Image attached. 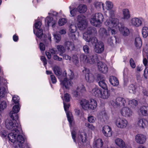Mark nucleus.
I'll list each match as a JSON object with an SVG mask.
<instances>
[{
  "instance_id": "obj_1",
  "label": "nucleus",
  "mask_w": 148,
  "mask_h": 148,
  "mask_svg": "<svg viewBox=\"0 0 148 148\" xmlns=\"http://www.w3.org/2000/svg\"><path fill=\"white\" fill-rule=\"evenodd\" d=\"M5 124L6 128L11 131L8 136L9 140L14 143L15 148H22L24 139L23 136L20 135L22 133L20 123L15 119L9 118L6 120Z\"/></svg>"
},
{
  "instance_id": "obj_2",
  "label": "nucleus",
  "mask_w": 148,
  "mask_h": 148,
  "mask_svg": "<svg viewBox=\"0 0 148 148\" xmlns=\"http://www.w3.org/2000/svg\"><path fill=\"white\" fill-rule=\"evenodd\" d=\"M105 24L109 27L108 31L112 34H115L118 29H119L120 32L124 36H127L129 34V30L127 27L122 26L119 28V21L117 18L109 17L106 20Z\"/></svg>"
},
{
  "instance_id": "obj_3",
  "label": "nucleus",
  "mask_w": 148,
  "mask_h": 148,
  "mask_svg": "<svg viewBox=\"0 0 148 148\" xmlns=\"http://www.w3.org/2000/svg\"><path fill=\"white\" fill-rule=\"evenodd\" d=\"M77 23L76 25L71 24L69 29V36L73 40H75L76 37V27L77 26L79 29L81 30H83L86 27L87 22L85 16L83 15L80 14L77 16L76 18Z\"/></svg>"
},
{
  "instance_id": "obj_4",
  "label": "nucleus",
  "mask_w": 148,
  "mask_h": 148,
  "mask_svg": "<svg viewBox=\"0 0 148 148\" xmlns=\"http://www.w3.org/2000/svg\"><path fill=\"white\" fill-rule=\"evenodd\" d=\"M63 103L64 109L66 112L68 120L70 123L71 129L72 130L73 129V130L71 132L72 137L74 141L76 142L75 139V135L76 134L75 130L77 129V128L76 127L75 125L71 113L70 112L67 111L70 105L69 104L65 103L64 102H63Z\"/></svg>"
},
{
  "instance_id": "obj_5",
  "label": "nucleus",
  "mask_w": 148,
  "mask_h": 148,
  "mask_svg": "<svg viewBox=\"0 0 148 148\" xmlns=\"http://www.w3.org/2000/svg\"><path fill=\"white\" fill-rule=\"evenodd\" d=\"M104 19V17L101 13H97L92 15L90 19V22L92 25L99 27L103 21Z\"/></svg>"
},
{
  "instance_id": "obj_6",
  "label": "nucleus",
  "mask_w": 148,
  "mask_h": 148,
  "mask_svg": "<svg viewBox=\"0 0 148 148\" xmlns=\"http://www.w3.org/2000/svg\"><path fill=\"white\" fill-rule=\"evenodd\" d=\"M89 42L95 45L94 51L96 53H101L104 51V47L103 43L101 41H98L96 37H94Z\"/></svg>"
},
{
  "instance_id": "obj_7",
  "label": "nucleus",
  "mask_w": 148,
  "mask_h": 148,
  "mask_svg": "<svg viewBox=\"0 0 148 148\" xmlns=\"http://www.w3.org/2000/svg\"><path fill=\"white\" fill-rule=\"evenodd\" d=\"M80 60L84 64H93L96 61L97 57L95 55H92L91 56H87L82 54L80 56Z\"/></svg>"
},
{
  "instance_id": "obj_8",
  "label": "nucleus",
  "mask_w": 148,
  "mask_h": 148,
  "mask_svg": "<svg viewBox=\"0 0 148 148\" xmlns=\"http://www.w3.org/2000/svg\"><path fill=\"white\" fill-rule=\"evenodd\" d=\"M96 32V30L95 28L89 27L87 29V31L83 34V38L86 42H89L95 37H91V35L95 34Z\"/></svg>"
},
{
  "instance_id": "obj_9",
  "label": "nucleus",
  "mask_w": 148,
  "mask_h": 148,
  "mask_svg": "<svg viewBox=\"0 0 148 148\" xmlns=\"http://www.w3.org/2000/svg\"><path fill=\"white\" fill-rule=\"evenodd\" d=\"M114 122L116 126L119 128H125L128 125V122L126 119L120 117L116 118Z\"/></svg>"
},
{
  "instance_id": "obj_10",
  "label": "nucleus",
  "mask_w": 148,
  "mask_h": 148,
  "mask_svg": "<svg viewBox=\"0 0 148 148\" xmlns=\"http://www.w3.org/2000/svg\"><path fill=\"white\" fill-rule=\"evenodd\" d=\"M128 101V99L121 97H118L116 99L115 102L112 101L111 104L114 107L116 108L119 106H125L126 105V102Z\"/></svg>"
},
{
  "instance_id": "obj_11",
  "label": "nucleus",
  "mask_w": 148,
  "mask_h": 148,
  "mask_svg": "<svg viewBox=\"0 0 148 148\" xmlns=\"http://www.w3.org/2000/svg\"><path fill=\"white\" fill-rule=\"evenodd\" d=\"M87 137L86 133L82 132L79 133L78 137L77 138V142L79 146H82L84 144V143L87 139Z\"/></svg>"
},
{
  "instance_id": "obj_12",
  "label": "nucleus",
  "mask_w": 148,
  "mask_h": 148,
  "mask_svg": "<svg viewBox=\"0 0 148 148\" xmlns=\"http://www.w3.org/2000/svg\"><path fill=\"white\" fill-rule=\"evenodd\" d=\"M20 110V108L18 105H15L12 108V111L10 112V115L12 119H15L17 121L18 116L17 113Z\"/></svg>"
},
{
  "instance_id": "obj_13",
  "label": "nucleus",
  "mask_w": 148,
  "mask_h": 148,
  "mask_svg": "<svg viewBox=\"0 0 148 148\" xmlns=\"http://www.w3.org/2000/svg\"><path fill=\"white\" fill-rule=\"evenodd\" d=\"M83 72L85 73V78L88 82L91 83L94 82L95 79L94 76L89 69H86L83 71Z\"/></svg>"
},
{
  "instance_id": "obj_14",
  "label": "nucleus",
  "mask_w": 148,
  "mask_h": 148,
  "mask_svg": "<svg viewBox=\"0 0 148 148\" xmlns=\"http://www.w3.org/2000/svg\"><path fill=\"white\" fill-rule=\"evenodd\" d=\"M128 90L130 93L138 95L139 93L140 90V87L134 84H130L128 87Z\"/></svg>"
},
{
  "instance_id": "obj_15",
  "label": "nucleus",
  "mask_w": 148,
  "mask_h": 148,
  "mask_svg": "<svg viewBox=\"0 0 148 148\" xmlns=\"http://www.w3.org/2000/svg\"><path fill=\"white\" fill-rule=\"evenodd\" d=\"M120 112L122 116L126 117L131 116L132 113L131 110L127 107L123 108L120 110Z\"/></svg>"
},
{
  "instance_id": "obj_16",
  "label": "nucleus",
  "mask_w": 148,
  "mask_h": 148,
  "mask_svg": "<svg viewBox=\"0 0 148 148\" xmlns=\"http://www.w3.org/2000/svg\"><path fill=\"white\" fill-rule=\"evenodd\" d=\"M99 33L100 35L103 36L105 38H108V41L110 44H111L113 43V39H112V37L108 38L109 34L105 29L103 28L100 29L99 30Z\"/></svg>"
},
{
  "instance_id": "obj_17",
  "label": "nucleus",
  "mask_w": 148,
  "mask_h": 148,
  "mask_svg": "<svg viewBox=\"0 0 148 148\" xmlns=\"http://www.w3.org/2000/svg\"><path fill=\"white\" fill-rule=\"evenodd\" d=\"M142 23L141 19L136 17L132 18L129 21V23L130 25L136 27L140 26Z\"/></svg>"
},
{
  "instance_id": "obj_18",
  "label": "nucleus",
  "mask_w": 148,
  "mask_h": 148,
  "mask_svg": "<svg viewBox=\"0 0 148 148\" xmlns=\"http://www.w3.org/2000/svg\"><path fill=\"white\" fill-rule=\"evenodd\" d=\"M135 140L137 143L139 144H143L146 141V137L143 134H138L135 136Z\"/></svg>"
},
{
  "instance_id": "obj_19",
  "label": "nucleus",
  "mask_w": 148,
  "mask_h": 148,
  "mask_svg": "<svg viewBox=\"0 0 148 148\" xmlns=\"http://www.w3.org/2000/svg\"><path fill=\"white\" fill-rule=\"evenodd\" d=\"M98 69L99 71L104 73H106L108 71V68L106 65L101 62L97 64Z\"/></svg>"
},
{
  "instance_id": "obj_20",
  "label": "nucleus",
  "mask_w": 148,
  "mask_h": 148,
  "mask_svg": "<svg viewBox=\"0 0 148 148\" xmlns=\"http://www.w3.org/2000/svg\"><path fill=\"white\" fill-rule=\"evenodd\" d=\"M85 91V88L83 85H81L77 86L76 90L73 91L72 94L75 97H77L80 94V93L84 92Z\"/></svg>"
},
{
  "instance_id": "obj_21",
  "label": "nucleus",
  "mask_w": 148,
  "mask_h": 148,
  "mask_svg": "<svg viewBox=\"0 0 148 148\" xmlns=\"http://www.w3.org/2000/svg\"><path fill=\"white\" fill-rule=\"evenodd\" d=\"M110 95V91L108 88L102 90L100 98L104 99H108Z\"/></svg>"
},
{
  "instance_id": "obj_22",
  "label": "nucleus",
  "mask_w": 148,
  "mask_h": 148,
  "mask_svg": "<svg viewBox=\"0 0 148 148\" xmlns=\"http://www.w3.org/2000/svg\"><path fill=\"white\" fill-rule=\"evenodd\" d=\"M63 88L64 87L66 89H69L73 83L70 80H68L66 78H65L61 82Z\"/></svg>"
},
{
  "instance_id": "obj_23",
  "label": "nucleus",
  "mask_w": 148,
  "mask_h": 148,
  "mask_svg": "<svg viewBox=\"0 0 148 148\" xmlns=\"http://www.w3.org/2000/svg\"><path fill=\"white\" fill-rule=\"evenodd\" d=\"M56 22V20L54 19L53 18H50L48 16L47 17L45 20V24L47 27L49 26H52L53 27Z\"/></svg>"
},
{
  "instance_id": "obj_24",
  "label": "nucleus",
  "mask_w": 148,
  "mask_h": 148,
  "mask_svg": "<svg viewBox=\"0 0 148 148\" xmlns=\"http://www.w3.org/2000/svg\"><path fill=\"white\" fill-rule=\"evenodd\" d=\"M102 132L105 136L110 137L112 135L111 128L108 125L104 126L102 129Z\"/></svg>"
},
{
  "instance_id": "obj_25",
  "label": "nucleus",
  "mask_w": 148,
  "mask_h": 148,
  "mask_svg": "<svg viewBox=\"0 0 148 148\" xmlns=\"http://www.w3.org/2000/svg\"><path fill=\"white\" fill-rule=\"evenodd\" d=\"M80 103L82 109L85 110H88L89 101L83 99L80 101Z\"/></svg>"
},
{
  "instance_id": "obj_26",
  "label": "nucleus",
  "mask_w": 148,
  "mask_h": 148,
  "mask_svg": "<svg viewBox=\"0 0 148 148\" xmlns=\"http://www.w3.org/2000/svg\"><path fill=\"white\" fill-rule=\"evenodd\" d=\"M96 101L93 99H91L89 100V105L88 110H95L97 106Z\"/></svg>"
},
{
  "instance_id": "obj_27",
  "label": "nucleus",
  "mask_w": 148,
  "mask_h": 148,
  "mask_svg": "<svg viewBox=\"0 0 148 148\" xmlns=\"http://www.w3.org/2000/svg\"><path fill=\"white\" fill-rule=\"evenodd\" d=\"M138 126L142 128H144L148 126V122L144 119H140L138 122Z\"/></svg>"
},
{
  "instance_id": "obj_28",
  "label": "nucleus",
  "mask_w": 148,
  "mask_h": 148,
  "mask_svg": "<svg viewBox=\"0 0 148 148\" xmlns=\"http://www.w3.org/2000/svg\"><path fill=\"white\" fill-rule=\"evenodd\" d=\"M103 145L102 140L100 138L95 140L94 142L93 147L94 148H101Z\"/></svg>"
},
{
  "instance_id": "obj_29",
  "label": "nucleus",
  "mask_w": 148,
  "mask_h": 148,
  "mask_svg": "<svg viewBox=\"0 0 148 148\" xmlns=\"http://www.w3.org/2000/svg\"><path fill=\"white\" fill-rule=\"evenodd\" d=\"M139 112L144 115L148 114V104L141 106L139 109Z\"/></svg>"
},
{
  "instance_id": "obj_30",
  "label": "nucleus",
  "mask_w": 148,
  "mask_h": 148,
  "mask_svg": "<svg viewBox=\"0 0 148 148\" xmlns=\"http://www.w3.org/2000/svg\"><path fill=\"white\" fill-rule=\"evenodd\" d=\"M65 46L69 51H71L74 49L75 46L74 43L71 41H67L65 43Z\"/></svg>"
},
{
  "instance_id": "obj_31",
  "label": "nucleus",
  "mask_w": 148,
  "mask_h": 148,
  "mask_svg": "<svg viewBox=\"0 0 148 148\" xmlns=\"http://www.w3.org/2000/svg\"><path fill=\"white\" fill-rule=\"evenodd\" d=\"M109 81L111 84L114 86H116L119 84V81L117 78L113 76H110L109 78Z\"/></svg>"
},
{
  "instance_id": "obj_32",
  "label": "nucleus",
  "mask_w": 148,
  "mask_h": 148,
  "mask_svg": "<svg viewBox=\"0 0 148 148\" xmlns=\"http://www.w3.org/2000/svg\"><path fill=\"white\" fill-rule=\"evenodd\" d=\"M115 144L119 147L121 148L125 147V144L124 142L121 138H117L115 140Z\"/></svg>"
},
{
  "instance_id": "obj_33",
  "label": "nucleus",
  "mask_w": 148,
  "mask_h": 148,
  "mask_svg": "<svg viewBox=\"0 0 148 148\" xmlns=\"http://www.w3.org/2000/svg\"><path fill=\"white\" fill-rule=\"evenodd\" d=\"M101 90L98 88H95L92 89V93L93 96L100 97Z\"/></svg>"
},
{
  "instance_id": "obj_34",
  "label": "nucleus",
  "mask_w": 148,
  "mask_h": 148,
  "mask_svg": "<svg viewBox=\"0 0 148 148\" xmlns=\"http://www.w3.org/2000/svg\"><path fill=\"white\" fill-rule=\"evenodd\" d=\"M134 44L135 46L137 48L141 47L142 45V41L141 38L138 36L136 37L135 40Z\"/></svg>"
},
{
  "instance_id": "obj_35",
  "label": "nucleus",
  "mask_w": 148,
  "mask_h": 148,
  "mask_svg": "<svg viewBox=\"0 0 148 148\" xmlns=\"http://www.w3.org/2000/svg\"><path fill=\"white\" fill-rule=\"evenodd\" d=\"M98 83L99 86L103 89L108 88L107 84L105 82V78L103 77L101 78Z\"/></svg>"
},
{
  "instance_id": "obj_36",
  "label": "nucleus",
  "mask_w": 148,
  "mask_h": 148,
  "mask_svg": "<svg viewBox=\"0 0 148 148\" xmlns=\"http://www.w3.org/2000/svg\"><path fill=\"white\" fill-rule=\"evenodd\" d=\"M77 10L80 13H84L87 10L86 6L83 4L79 5L77 8Z\"/></svg>"
},
{
  "instance_id": "obj_37",
  "label": "nucleus",
  "mask_w": 148,
  "mask_h": 148,
  "mask_svg": "<svg viewBox=\"0 0 148 148\" xmlns=\"http://www.w3.org/2000/svg\"><path fill=\"white\" fill-rule=\"evenodd\" d=\"M53 69L55 74L57 76H59L61 75L62 70L59 66L57 65L54 66Z\"/></svg>"
},
{
  "instance_id": "obj_38",
  "label": "nucleus",
  "mask_w": 148,
  "mask_h": 148,
  "mask_svg": "<svg viewBox=\"0 0 148 148\" xmlns=\"http://www.w3.org/2000/svg\"><path fill=\"white\" fill-rule=\"evenodd\" d=\"M123 16V18L127 20L130 17V14L129 10L127 9H123L122 10Z\"/></svg>"
},
{
  "instance_id": "obj_39",
  "label": "nucleus",
  "mask_w": 148,
  "mask_h": 148,
  "mask_svg": "<svg viewBox=\"0 0 148 148\" xmlns=\"http://www.w3.org/2000/svg\"><path fill=\"white\" fill-rule=\"evenodd\" d=\"M34 33L38 38H41L43 36H44V38H45V36L44 34H43V31L42 29L34 30Z\"/></svg>"
},
{
  "instance_id": "obj_40",
  "label": "nucleus",
  "mask_w": 148,
  "mask_h": 148,
  "mask_svg": "<svg viewBox=\"0 0 148 148\" xmlns=\"http://www.w3.org/2000/svg\"><path fill=\"white\" fill-rule=\"evenodd\" d=\"M12 102L13 103V104H17V105L19 106V102L20 99L19 97L16 95H12Z\"/></svg>"
},
{
  "instance_id": "obj_41",
  "label": "nucleus",
  "mask_w": 148,
  "mask_h": 148,
  "mask_svg": "<svg viewBox=\"0 0 148 148\" xmlns=\"http://www.w3.org/2000/svg\"><path fill=\"white\" fill-rule=\"evenodd\" d=\"M57 49L58 52H60V56H62L65 51V49L64 47L62 45H59L57 46Z\"/></svg>"
},
{
  "instance_id": "obj_42",
  "label": "nucleus",
  "mask_w": 148,
  "mask_h": 148,
  "mask_svg": "<svg viewBox=\"0 0 148 148\" xmlns=\"http://www.w3.org/2000/svg\"><path fill=\"white\" fill-rule=\"evenodd\" d=\"M7 92L6 88L3 86L0 87V97H4Z\"/></svg>"
},
{
  "instance_id": "obj_43",
  "label": "nucleus",
  "mask_w": 148,
  "mask_h": 148,
  "mask_svg": "<svg viewBox=\"0 0 148 148\" xmlns=\"http://www.w3.org/2000/svg\"><path fill=\"white\" fill-rule=\"evenodd\" d=\"M142 34L144 38H146L148 36V28L147 27H144L142 30Z\"/></svg>"
},
{
  "instance_id": "obj_44",
  "label": "nucleus",
  "mask_w": 148,
  "mask_h": 148,
  "mask_svg": "<svg viewBox=\"0 0 148 148\" xmlns=\"http://www.w3.org/2000/svg\"><path fill=\"white\" fill-rule=\"evenodd\" d=\"M127 102H129V105L133 108H135L137 105V101L135 99L128 101Z\"/></svg>"
},
{
  "instance_id": "obj_45",
  "label": "nucleus",
  "mask_w": 148,
  "mask_h": 148,
  "mask_svg": "<svg viewBox=\"0 0 148 148\" xmlns=\"http://www.w3.org/2000/svg\"><path fill=\"white\" fill-rule=\"evenodd\" d=\"M7 107V104L6 102L4 101L0 102V112L3 110Z\"/></svg>"
},
{
  "instance_id": "obj_46",
  "label": "nucleus",
  "mask_w": 148,
  "mask_h": 148,
  "mask_svg": "<svg viewBox=\"0 0 148 148\" xmlns=\"http://www.w3.org/2000/svg\"><path fill=\"white\" fill-rule=\"evenodd\" d=\"M73 62V63L76 65H77L79 63L78 57L77 55H74L72 57Z\"/></svg>"
},
{
  "instance_id": "obj_47",
  "label": "nucleus",
  "mask_w": 148,
  "mask_h": 148,
  "mask_svg": "<svg viewBox=\"0 0 148 148\" xmlns=\"http://www.w3.org/2000/svg\"><path fill=\"white\" fill-rule=\"evenodd\" d=\"M8 134V132L4 128H1L0 130V135L2 137H5Z\"/></svg>"
},
{
  "instance_id": "obj_48",
  "label": "nucleus",
  "mask_w": 148,
  "mask_h": 148,
  "mask_svg": "<svg viewBox=\"0 0 148 148\" xmlns=\"http://www.w3.org/2000/svg\"><path fill=\"white\" fill-rule=\"evenodd\" d=\"M69 9L70 10L71 16H74L76 14L77 12V9H76L75 8H74L73 9H72L71 6L69 7Z\"/></svg>"
},
{
  "instance_id": "obj_49",
  "label": "nucleus",
  "mask_w": 148,
  "mask_h": 148,
  "mask_svg": "<svg viewBox=\"0 0 148 148\" xmlns=\"http://www.w3.org/2000/svg\"><path fill=\"white\" fill-rule=\"evenodd\" d=\"M94 5L96 9L100 8L101 5H102V8L104 9V4L100 2L96 1L94 3Z\"/></svg>"
},
{
  "instance_id": "obj_50",
  "label": "nucleus",
  "mask_w": 148,
  "mask_h": 148,
  "mask_svg": "<svg viewBox=\"0 0 148 148\" xmlns=\"http://www.w3.org/2000/svg\"><path fill=\"white\" fill-rule=\"evenodd\" d=\"M106 8L108 10H110L113 7L112 3L110 1H106Z\"/></svg>"
},
{
  "instance_id": "obj_51",
  "label": "nucleus",
  "mask_w": 148,
  "mask_h": 148,
  "mask_svg": "<svg viewBox=\"0 0 148 148\" xmlns=\"http://www.w3.org/2000/svg\"><path fill=\"white\" fill-rule=\"evenodd\" d=\"M70 96L68 93H66L64 95V99H63V102L65 101L66 102H68L70 100Z\"/></svg>"
},
{
  "instance_id": "obj_52",
  "label": "nucleus",
  "mask_w": 148,
  "mask_h": 148,
  "mask_svg": "<svg viewBox=\"0 0 148 148\" xmlns=\"http://www.w3.org/2000/svg\"><path fill=\"white\" fill-rule=\"evenodd\" d=\"M66 22L65 18H62L60 19L58 21V24L60 26H62L64 25Z\"/></svg>"
},
{
  "instance_id": "obj_53",
  "label": "nucleus",
  "mask_w": 148,
  "mask_h": 148,
  "mask_svg": "<svg viewBox=\"0 0 148 148\" xmlns=\"http://www.w3.org/2000/svg\"><path fill=\"white\" fill-rule=\"evenodd\" d=\"M68 75L69 76L70 80L73 79L74 78V74L71 70H69L68 71Z\"/></svg>"
},
{
  "instance_id": "obj_54",
  "label": "nucleus",
  "mask_w": 148,
  "mask_h": 148,
  "mask_svg": "<svg viewBox=\"0 0 148 148\" xmlns=\"http://www.w3.org/2000/svg\"><path fill=\"white\" fill-rule=\"evenodd\" d=\"M96 119L94 117L92 116H89L88 118V120L90 123H94Z\"/></svg>"
},
{
  "instance_id": "obj_55",
  "label": "nucleus",
  "mask_w": 148,
  "mask_h": 148,
  "mask_svg": "<svg viewBox=\"0 0 148 148\" xmlns=\"http://www.w3.org/2000/svg\"><path fill=\"white\" fill-rule=\"evenodd\" d=\"M85 125L86 127H88L89 129L92 131H94L95 129V127L92 124L88 123L86 124Z\"/></svg>"
},
{
  "instance_id": "obj_56",
  "label": "nucleus",
  "mask_w": 148,
  "mask_h": 148,
  "mask_svg": "<svg viewBox=\"0 0 148 148\" xmlns=\"http://www.w3.org/2000/svg\"><path fill=\"white\" fill-rule=\"evenodd\" d=\"M54 37L56 40V42H59L61 39V36L60 35L56 34L54 35Z\"/></svg>"
},
{
  "instance_id": "obj_57",
  "label": "nucleus",
  "mask_w": 148,
  "mask_h": 148,
  "mask_svg": "<svg viewBox=\"0 0 148 148\" xmlns=\"http://www.w3.org/2000/svg\"><path fill=\"white\" fill-rule=\"evenodd\" d=\"M83 50L85 53H88L89 52L90 49L88 47L87 45H85L83 47Z\"/></svg>"
},
{
  "instance_id": "obj_58",
  "label": "nucleus",
  "mask_w": 148,
  "mask_h": 148,
  "mask_svg": "<svg viewBox=\"0 0 148 148\" xmlns=\"http://www.w3.org/2000/svg\"><path fill=\"white\" fill-rule=\"evenodd\" d=\"M41 23L40 22L38 21L37 22H36L34 24V26L36 28V29L34 30L39 29V28L40 27V26L41 25Z\"/></svg>"
},
{
  "instance_id": "obj_59",
  "label": "nucleus",
  "mask_w": 148,
  "mask_h": 148,
  "mask_svg": "<svg viewBox=\"0 0 148 148\" xmlns=\"http://www.w3.org/2000/svg\"><path fill=\"white\" fill-rule=\"evenodd\" d=\"M130 64L132 68L134 69L136 67V64L135 62L132 58H131L130 61Z\"/></svg>"
},
{
  "instance_id": "obj_60",
  "label": "nucleus",
  "mask_w": 148,
  "mask_h": 148,
  "mask_svg": "<svg viewBox=\"0 0 148 148\" xmlns=\"http://www.w3.org/2000/svg\"><path fill=\"white\" fill-rule=\"evenodd\" d=\"M109 11V14L110 15V16L111 17H113L114 16L115 14V11L116 10L115 9H111Z\"/></svg>"
},
{
  "instance_id": "obj_61",
  "label": "nucleus",
  "mask_w": 148,
  "mask_h": 148,
  "mask_svg": "<svg viewBox=\"0 0 148 148\" xmlns=\"http://www.w3.org/2000/svg\"><path fill=\"white\" fill-rule=\"evenodd\" d=\"M53 58L54 60L59 61H62V58L59 57L56 54L54 55L53 56Z\"/></svg>"
},
{
  "instance_id": "obj_62",
  "label": "nucleus",
  "mask_w": 148,
  "mask_h": 148,
  "mask_svg": "<svg viewBox=\"0 0 148 148\" xmlns=\"http://www.w3.org/2000/svg\"><path fill=\"white\" fill-rule=\"evenodd\" d=\"M50 78L52 83L53 84H55L57 82L56 79L54 75H50Z\"/></svg>"
},
{
  "instance_id": "obj_63",
  "label": "nucleus",
  "mask_w": 148,
  "mask_h": 148,
  "mask_svg": "<svg viewBox=\"0 0 148 148\" xmlns=\"http://www.w3.org/2000/svg\"><path fill=\"white\" fill-rule=\"evenodd\" d=\"M61 56L63 57V59H64L66 60H70L71 59V57L66 54H62V55Z\"/></svg>"
},
{
  "instance_id": "obj_64",
  "label": "nucleus",
  "mask_w": 148,
  "mask_h": 148,
  "mask_svg": "<svg viewBox=\"0 0 148 148\" xmlns=\"http://www.w3.org/2000/svg\"><path fill=\"white\" fill-rule=\"evenodd\" d=\"M144 75L145 78H148V67H145L144 71Z\"/></svg>"
}]
</instances>
